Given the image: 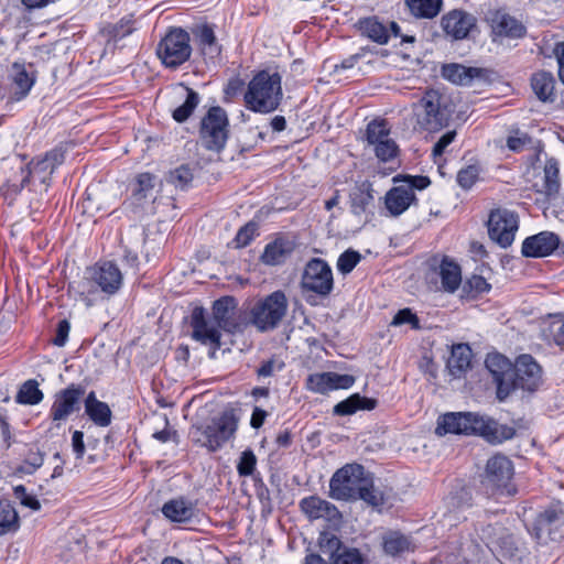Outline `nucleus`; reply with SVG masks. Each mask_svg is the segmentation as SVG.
<instances>
[{
    "instance_id": "obj_1",
    "label": "nucleus",
    "mask_w": 564,
    "mask_h": 564,
    "mask_svg": "<svg viewBox=\"0 0 564 564\" xmlns=\"http://www.w3.org/2000/svg\"><path fill=\"white\" fill-rule=\"evenodd\" d=\"M329 496L336 500H362L372 507L384 503L383 494L375 488L373 477L360 464H347L329 480Z\"/></svg>"
},
{
    "instance_id": "obj_2",
    "label": "nucleus",
    "mask_w": 564,
    "mask_h": 564,
    "mask_svg": "<svg viewBox=\"0 0 564 564\" xmlns=\"http://www.w3.org/2000/svg\"><path fill=\"white\" fill-rule=\"evenodd\" d=\"M435 432L440 436L448 433L480 435L492 444L511 440L516 434L514 427L473 412H451L440 416Z\"/></svg>"
},
{
    "instance_id": "obj_3",
    "label": "nucleus",
    "mask_w": 564,
    "mask_h": 564,
    "mask_svg": "<svg viewBox=\"0 0 564 564\" xmlns=\"http://www.w3.org/2000/svg\"><path fill=\"white\" fill-rule=\"evenodd\" d=\"M282 78L278 72H258L249 82L243 95L246 108L257 113L275 111L282 100Z\"/></svg>"
},
{
    "instance_id": "obj_4",
    "label": "nucleus",
    "mask_w": 564,
    "mask_h": 564,
    "mask_svg": "<svg viewBox=\"0 0 564 564\" xmlns=\"http://www.w3.org/2000/svg\"><path fill=\"white\" fill-rule=\"evenodd\" d=\"M413 112L420 129L436 132L445 128L452 117L448 98L436 89L426 90L413 104Z\"/></svg>"
},
{
    "instance_id": "obj_5",
    "label": "nucleus",
    "mask_w": 564,
    "mask_h": 564,
    "mask_svg": "<svg viewBox=\"0 0 564 564\" xmlns=\"http://www.w3.org/2000/svg\"><path fill=\"white\" fill-rule=\"evenodd\" d=\"M239 417L234 409L223 411L208 423L194 425L192 434L194 441L206 447L209 452H216L231 440L238 429Z\"/></svg>"
},
{
    "instance_id": "obj_6",
    "label": "nucleus",
    "mask_w": 564,
    "mask_h": 564,
    "mask_svg": "<svg viewBox=\"0 0 564 564\" xmlns=\"http://www.w3.org/2000/svg\"><path fill=\"white\" fill-rule=\"evenodd\" d=\"M199 141L202 147L212 152H221L229 139V118L220 106L210 107L199 122Z\"/></svg>"
},
{
    "instance_id": "obj_7",
    "label": "nucleus",
    "mask_w": 564,
    "mask_h": 564,
    "mask_svg": "<svg viewBox=\"0 0 564 564\" xmlns=\"http://www.w3.org/2000/svg\"><path fill=\"white\" fill-rule=\"evenodd\" d=\"M139 258L135 252L124 250L120 262L100 260L86 271V279L90 282H122V280H137L139 278Z\"/></svg>"
},
{
    "instance_id": "obj_8",
    "label": "nucleus",
    "mask_w": 564,
    "mask_h": 564,
    "mask_svg": "<svg viewBox=\"0 0 564 564\" xmlns=\"http://www.w3.org/2000/svg\"><path fill=\"white\" fill-rule=\"evenodd\" d=\"M288 310V301L283 292L275 291L258 301L250 311V321L260 332L274 329Z\"/></svg>"
},
{
    "instance_id": "obj_9",
    "label": "nucleus",
    "mask_w": 564,
    "mask_h": 564,
    "mask_svg": "<svg viewBox=\"0 0 564 564\" xmlns=\"http://www.w3.org/2000/svg\"><path fill=\"white\" fill-rule=\"evenodd\" d=\"M189 34L181 29H171L160 41L156 55L167 68H177L189 59L192 54Z\"/></svg>"
},
{
    "instance_id": "obj_10",
    "label": "nucleus",
    "mask_w": 564,
    "mask_h": 564,
    "mask_svg": "<svg viewBox=\"0 0 564 564\" xmlns=\"http://www.w3.org/2000/svg\"><path fill=\"white\" fill-rule=\"evenodd\" d=\"M514 469L512 462L505 455H495L488 459L484 484L492 495L511 497L517 492L512 484Z\"/></svg>"
},
{
    "instance_id": "obj_11",
    "label": "nucleus",
    "mask_w": 564,
    "mask_h": 564,
    "mask_svg": "<svg viewBox=\"0 0 564 564\" xmlns=\"http://www.w3.org/2000/svg\"><path fill=\"white\" fill-rule=\"evenodd\" d=\"M189 326L192 339L209 348V358H216V352L221 348V328L208 318L207 312L202 306H195L191 313Z\"/></svg>"
},
{
    "instance_id": "obj_12",
    "label": "nucleus",
    "mask_w": 564,
    "mask_h": 564,
    "mask_svg": "<svg viewBox=\"0 0 564 564\" xmlns=\"http://www.w3.org/2000/svg\"><path fill=\"white\" fill-rule=\"evenodd\" d=\"M519 229V216L507 208H496L489 213L487 230L489 238L501 248H508L514 241Z\"/></svg>"
},
{
    "instance_id": "obj_13",
    "label": "nucleus",
    "mask_w": 564,
    "mask_h": 564,
    "mask_svg": "<svg viewBox=\"0 0 564 564\" xmlns=\"http://www.w3.org/2000/svg\"><path fill=\"white\" fill-rule=\"evenodd\" d=\"M85 391L84 386L76 383H70L65 389L59 390L54 395L48 417L57 423V426L61 422L67 421L73 413L80 410Z\"/></svg>"
},
{
    "instance_id": "obj_14",
    "label": "nucleus",
    "mask_w": 564,
    "mask_h": 564,
    "mask_svg": "<svg viewBox=\"0 0 564 564\" xmlns=\"http://www.w3.org/2000/svg\"><path fill=\"white\" fill-rule=\"evenodd\" d=\"M512 392L517 389L533 392L542 383V368L531 355H520L511 370Z\"/></svg>"
},
{
    "instance_id": "obj_15",
    "label": "nucleus",
    "mask_w": 564,
    "mask_h": 564,
    "mask_svg": "<svg viewBox=\"0 0 564 564\" xmlns=\"http://www.w3.org/2000/svg\"><path fill=\"white\" fill-rule=\"evenodd\" d=\"M238 302L234 296H223L213 303L212 313L214 322L229 334L242 333L245 323L236 316Z\"/></svg>"
},
{
    "instance_id": "obj_16",
    "label": "nucleus",
    "mask_w": 564,
    "mask_h": 564,
    "mask_svg": "<svg viewBox=\"0 0 564 564\" xmlns=\"http://www.w3.org/2000/svg\"><path fill=\"white\" fill-rule=\"evenodd\" d=\"M486 368L492 375L497 386V398L507 399L512 392L511 370L513 364L501 354H489L485 360Z\"/></svg>"
},
{
    "instance_id": "obj_17",
    "label": "nucleus",
    "mask_w": 564,
    "mask_h": 564,
    "mask_svg": "<svg viewBox=\"0 0 564 564\" xmlns=\"http://www.w3.org/2000/svg\"><path fill=\"white\" fill-rule=\"evenodd\" d=\"M564 525V503L556 500L547 506L535 517L530 532L535 539L551 535L555 530Z\"/></svg>"
},
{
    "instance_id": "obj_18",
    "label": "nucleus",
    "mask_w": 564,
    "mask_h": 564,
    "mask_svg": "<svg viewBox=\"0 0 564 564\" xmlns=\"http://www.w3.org/2000/svg\"><path fill=\"white\" fill-rule=\"evenodd\" d=\"M54 170L51 169L50 163L45 161L44 155L37 156L31 160V162L20 167V180H8V182L2 186L1 191L4 196L14 197L21 193L24 186L30 181L31 174H53Z\"/></svg>"
},
{
    "instance_id": "obj_19",
    "label": "nucleus",
    "mask_w": 564,
    "mask_h": 564,
    "mask_svg": "<svg viewBox=\"0 0 564 564\" xmlns=\"http://www.w3.org/2000/svg\"><path fill=\"white\" fill-rule=\"evenodd\" d=\"M476 23L477 19L471 13L458 9L447 12L441 20L444 32L454 40L466 39Z\"/></svg>"
},
{
    "instance_id": "obj_20",
    "label": "nucleus",
    "mask_w": 564,
    "mask_h": 564,
    "mask_svg": "<svg viewBox=\"0 0 564 564\" xmlns=\"http://www.w3.org/2000/svg\"><path fill=\"white\" fill-rule=\"evenodd\" d=\"M560 245V238L552 231H541L527 237L521 247V253L527 258H543L552 254Z\"/></svg>"
},
{
    "instance_id": "obj_21",
    "label": "nucleus",
    "mask_w": 564,
    "mask_h": 564,
    "mask_svg": "<svg viewBox=\"0 0 564 564\" xmlns=\"http://www.w3.org/2000/svg\"><path fill=\"white\" fill-rule=\"evenodd\" d=\"M319 547L324 554H329L330 564H362L359 551L344 547L335 535L323 534L319 539Z\"/></svg>"
},
{
    "instance_id": "obj_22",
    "label": "nucleus",
    "mask_w": 564,
    "mask_h": 564,
    "mask_svg": "<svg viewBox=\"0 0 564 564\" xmlns=\"http://www.w3.org/2000/svg\"><path fill=\"white\" fill-rule=\"evenodd\" d=\"M442 76L455 85L470 86L475 82H487L489 72L481 67H468L453 63L442 67Z\"/></svg>"
},
{
    "instance_id": "obj_23",
    "label": "nucleus",
    "mask_w": 564,
    "mask_h": 564,
    "mask_svg": "<svg viewBox=\"0 0 564 564\" xmlns=\"http://www.w3.org/2000/svg\"><path fill=\"white\" fill-rule=\"evenodd\" d=\"M415 193L402 185L390 188L384 195V206L392 217L402 215L412 204H416Z\"/></svg>"
},
{
    "instance_id": "obj_24",
    "label": "nucleus",
    "mask_w": 564,
    "mask_h": 564,
    "mask_svg": "<svg viewBox=\"0 0 564 564\" xmlns=\"http://www.w3.org/2000/svg\"><path fill=\"white\" fill-rule=\"evenodd\" d=\"M300 508L302 512L311 520H334L340 516L338 509L333 503L317 496L303 498L300 501Z\"/></svg>"
},
{
    "instance_id": "obj_25",
    "label": "nucleus",
    "mask_w": 564,
    "mask_h": 564,
    "mask_svg": "<svg viewBox=\"0 0 564 564\" xmlns=\"http://www.w3.org/2000/svg\"><path fill=\"white\" fill-rule=\"evenodd\" d=\"M161 511L171 522L187 523L195 516V505L185 497H177L164 502Z\"/></svg>"
},
{
    "instance_id": "obj_26",
    "label": "nucleus",
    "mask_w": 564,
    "mask_h": 564,
    "mask_svg": "<svg viewBox=\"0 0 564 564\" xmlns=\"http://www.w3.org/2000/svg\"><path fill=\"white\" fill-rule=\"evenodd\" d=\"M491 30L496 36L520 39L525 34V26L508 13L497 11L492 14Z\"/></svg>"
},
{
    "instance_id": "obj_27",
    "label": "nucleus",
    "mask_w": 564,
    "mask_h": 564,
    "mask_svg": "<svg viewBox=\"0 0 564 564\" xmlns=\"http://www.w3.org/2000/svg\"><path fill=\"white\" fill-rule=\"evenodd\" d=\"M295 249V242L286 237H276L269 242L261 254V261L268 265H278L292 254Z\"/></svg>"
},
{
    "instance_id": "obj_28",
    "label": "nucleus",
    "mask_w": 564,
    "mask_h": 564,
    "mask_svg": "<svg viewBox=\"0 0 564 564\" xmlns=\"http://www.w3.org/2000/svg\"><path fill=\"white\" fill-rule=\"evenodd\" d=\"M85 413L89 420L99 427H107L111 424L112 412L110 406L97 399L95 391H90L84 399Z\"/></svg>"
},
{
    "instance_id": "obj_29",
    "label": "nucleus",
    "mask_w": 564,
    "mask_h": 564,
    "mask_svg": "<svg viewBox=\"0 0 564 564\" xmlns=\"http://www.w3.org/2000/svg\"><path fill=\"white\" fill-rule=\"evenodd\" d=\"M381 545L384 554L392 557L412 552L415 547L410 535L392 530L382 535Z\"/></svg>"
},
{
    "instance_id": "obj_30",
    "label": "nucleus",
    "mask_w": 564,
    "mask_h": 564,
    "mask_svg": "<svg viewBox=\"0 0 564 564\" xmlns=\"http://www.w3.org/2000/svg\"><path fill=\"white\" fill-rule=\"evenodd\" d=\"M12 83L17 90L13 93V100L19 101L25 98L36 82L35 72H29L23 63L12 64Z\"/></svg>"
},
{
    "instance_id": "obj_31",
    "label": "nucleus",
    "mask_w": 564,
    "mask_h": 564,
    "mask_svg": "<svg viewBox=\"0 0 564 564\" xmlns=\"http://www.w3.org/2000/svg\"><path fill=\"white\" fill-rule=\"evenodd\" d=\"M555 84L556 82L553 74L546 70H539L531 77L532 90L542 102L555 101Z\"/></svg>"
},
{
    "instance_id": "obj_32",
    "label": "nucleus",
    "mask_w": 564,
    "mask_h": 564,
    "mask_svg": "<svg viewBox=\"0 0 564 564\" xmlns=\"http://www.w3.org/2000/svg\"><path fill=\"white\" fill-rule=\"evenodd\" d=\"M378 401L373 398L362 397L359 393H354L347 399L338 402L333 408V414L339 416L352 415L357 411H371L377 408Z\"/></svg>"
},
{
    "instance_id": "obj_33",
    "label": "nucleus",
    "mask_w": 564,
    "mask_h": 564,
    "mask_svg": "<svg viewBox=\"0 0 564 564\" xmlns=\"http://www.w3.org/2000/svg\"><path fill=\"white\" fill-rule=\"evenodd\" d=\"M471 349L467 344H457L452 348L447 369L454 378H460L470 367Z\"/></svg>"
},
{
    "instance_id": "obj_34",
    "label": "nucleus",
    "mask_w": 564,
    "mask_h": 564,
    "mask_svg": "<svg viewBox=\"0 0 564 564\" xmlns=\"http://www.w3.org/2000/svg\"><path fill=\"white\" fill-rule=\"evenodd\" d=\"M360 33L378 44H387L390 40V31L377 17L360 19L357 23Z\"/></svg>"
},
{
    "instance_id": "obj_35",
    "label": "nucleus",
    "mask_w": 564,
    "mask_h": 564,
    "mask_svg": "<svg viewBox=\"0 0 564 564\" xmlns=\"http://www.w3.org/2000/svg\"><path fill=\"white\" fill-rule=\"evenodd\" d=\"M180 88L183 90L182 97H184V101L172 111V118L177 123H183L191 118L195 109L198 107L200 96L197 91L184 84H180Z\"/></svg>"
},
{
    "instance_id": "obj_36",
    "label": "nucleus",
    "mask_w": 564,
    "mask_h": 564,
    "mask_svg": "<svg viewBox=\"0 0 564 564\" xmlns=\"http://www.w3.org/2000/svg\"><path fill=\"white\" fill-rule=\"evenodd\" d=\"M193 33L196 36L204 55L212 58L220 55L221 46L217 42L213 25L207 23L198 25L193 30Z\"/></svg>"
},
{
    "instance_id": "obj_37",
    "label": "nucleus",
    "mask_w": 564,
    "mask_h": 564,
    "mask_svg": "<svg viewBox=\"0 0 564 564\" xmlns=\"http://www.w3.org/2000/svg\"><path fill=\"white\" fill-rule=\"evenodd\" d=\"M371 184L361 183L350 193V210L356 216L366 214L373 202Z\"/></svg>"
},
{
    "instance_id": "obj_38",
    "label": "nucleus",
    "mask_w": 564,
    "mask_h": 564,
    "mask_svg": "<svg viewBox=\"0 0 564 564\" xmlns=\"http://www.w3.org/2000/svg\"><path fill=\"white\" fill-rule=\"evenodd\" d=\"M543 173L544 177L541 192L550 198L555 197L561 188L558 161L555 158L547 159Z\"/></svg>"
},
{
    "instance_id": "obj_39",
    "label": "nucleus",
    "mask_w": 564,
    "mask_h": 564,
    "mask_svg": "<svg viewBox=\"0 0 564 564\" xmlns=\"http://www.w3.org/2000/svg\"><path fill=\"white\" fill-rule=\"evenodd\" d=\"M304 280L311 282H334L330 267L321 258H313L306 263Z\"/></svg>"
},
{
    "instance_id": "obj_40",
    "label": "nucleus",
    "mask_w": 564,
    "mask_h": 564,
    "mask_svg": "<svg viewBox=\"0 0 564 564\" xmlns=\"http://www.w3.org/2000/svg\"><path fill=\"white\" fill-rule=\"evenodd\" d=\"M411 14L417 19L435 18L443 4V0H404Z\"/></svg>"
},
{
    "instance_id": "obj_41",
    "label": "nucleus",
    "mask_w": 564,
    "mask_h": 564,
    "mask_svg": "<svg viewBox=\"0 0 564 564\" xmlns=\"http://www.w3.org/2000/svg\"><path fill=\"white\" fill-rule=\"evenodd\" d=\"M20 528L19 514L8 500L0 501V535L15 533Z\"/></svg>"
},
{
    "instance_id": "obj_42",
    "label": "nucleus",
    "mask_w": 564,
    "mask_h": 564,
    "mask_svg": "<svg viewBox=\"0 0 564 564\" xmlns=\"http://www.w3.org/2000/svg\"><path fill=\"white\" fill-rule=\"evenodd\" d=\"M154 175L149 172L137 176L131 197L137 207H142L143 203L151 196L154 188Z\"/></svg>"
},
{
    "instance_id": "obj_43",
    "label": "nucleus",
    "mask_w": 564,
    "mask_h": 564,
    "mask_svg": "<svg viewBox=\"0 0 564 564\" xmlns=\"http://www.w3.org/2000/svg\"><path fill=\"white\" fill-rule=\"evenodd\" d=\"M99 290L97 284H68V293L73 294L76 300L83 301L87 306L102 301Z\"/></svg>"
},
{
    "instance_id": "obj_44",
    "label": "nucleus",
    "mask_w": 564,
    "mask_h": 564,
    "mask_svg": "<svg viewBox=\"0 0 564 564\" xmlns=\"http://www.w3.org/2000/svg\"><path fill=\"white\" fill-rule=\"evenodd\" d=\"M43 398L44 394L39 389V383L35 380L30 379L21 386L15 397V401L20 404L35 405L39 404Z\"/></svg>"
},
{
    "instance_id": "obj_45",
    "label": "nucleus",
    "mask_w": 564,
    "mask_h": 564,
    "mask_svg": "<svg viewBox=\"0 0 564 564\" xmlns=\"http://www.w3.org/2000/svg\"><path fill=\"white\" fill-rule=\"evenodd\" d=\"M462 286V297L476 299L481 293H487L491 289V284H441L437 291L454 294Z\"/></svg>"
},
{
    "instance_id": "obj_46",
    "label": "nucleus",
    "mask_w": 564,
    "mask_h": 564,
    "mask_svg": "<svg viewBox=\"0 0 564 564\" xmlns=\"http://www.w3.org/2000/svg\"><path fill=\"white\" fill-rule=\"evenodd\" d=\"M478 538L487 545H499L506 529L498 522L481 524L476 528Z\"/></svg>"
},
{
    "instance_id": "obj_47",
    "label": "nucleus",
    "mask_w": 564,
    "mask_h": 564,
    "mask_svg": "<svg viewBox=\"0 0 564 564\" xmlns=\"http://www.w3.org/2000/svg\"><path fill=\"white\" fill-rule=\"evenodd\" d=\"M438 274L442 282H462V268L452 258L444 256L440 265Z\"/></svg>"
},
{
    "instance_id": "obj_48",
    "label": "nucleus",
    "mask_w": 564,
    "mask_h": 564,
    "mask_svg": "<svg viewBox=\"0 0 564 564\" xmlns=\"http://www.w3.org/2000/svg\"><path fill=\"white\" fill-rule=\"evenodd\" d=\"M193 171L192 169L183 164L174 170H172L167 175V182L174 185L176 188L182 191L187 189L193 181Z\"/></svg>"
},
{
    "instance_id": "obj_49",
    "label": "nucleus",
    "mask_w": 564,
    "mask_h": 564,
    "mask_svg": "<svg viewBox=\"0 0 564 564\" xmlns=\"http://www.w3.org/2000/svg\"><path fill=\"white\" fill-rule=\"evenodd\" d=\"M389 134L390 129L384 120H373L367 126L366 137L368 143L371 145L384 141V139L389 138Z\"/></svg>"
},
{
    "instance_id": "obj_50",
    "label": "nucleus",
    "mask_w": 564,
    "mask_h": 564,
    "mask_svg": "<svg viewBox=\"0 0 564 564\" xmlns=\"http://www.w3.org/2000/svg\"><path fill=\"white\" fill-rule=\"evenodd\" d=\"M306 388L307 390L319 394H326L332 391L330 377H328V372L310 375L306 379Z\"/></svg>"
},
{
    "instance_id": "obj_51",
    "label": "nucleus",
    "mask_w": 564,
    "mask_h": 564,
    "mask_svg": "<svg viewBox=\"0 0 564 564\" xmlns=\"http://www.w3.org/2000/svg\"><path fill=\"white\" fill-rule=\"evenodd\" d=\"M361 258L362 257L358 251L348 249L338 257L336 263L337 270L341 274L346 275L355 269V267L360 262Z\"/></svg>"
},
{
    "instance_id": "obj_52",
    "label": "nucleus",
    "mask_w": 564,
    "mask_h": 564,
    "mask_svg": "<svg viewBox=\"0 0 564 564\" xmlns=\"http://www.w3.org/2000/svg\"><path fill=\"white\" fill-rule=\"evenodd\" d=\"M402 182L405 189L414 192V189H425L431 185V180L424 175H397L393 177V183Z\"/></svg>"
},
{
    "instance_id": "obj_53",
    "label": "nucleus",
    "mask_w": 564,
    "mask_h": 564,
    "mask_svg": "<svg viewBox=\"0 0 564 564\" xmlns=\"http://www.w3.org/2000/svg\"><path fill=\"white\" fill-rule=\"evenodd\" d=\"M257 467V456L254 455L253 451L248 448L245 449L238 459L237 463V473L240 477H248L251 476Z\"/></svg>"
},
{
    "instance_id": "obj_54",
    "label": "nucleus",
    "mask_w": 564,
    "mask_h": 564,
    "mask_svg": "<svg viewBox=\"0 0 564 564\" xmlns=\"http://www.w3.org/2000/svg\"><path fill=\"white\" fill-rule=\"evenodd\" d=\"M373 151L381 162H389L398 155L399 147L394 140L388 138L373 145Z\"/></svg>"
},
{
    "instance_id": "obj_55",
    "label": "nucleus",
    "mask_w": 564,
    "mask_h": 564,
    "mask_svg": "<svg viewBox=\"0 0 564 564\" xmlns=\"http://www.w3.org/2000/svg\"><path fill=\"white\" fill-rule=\"evenodd\" d=\"M479 167L476 165H468L458 171L456 181L464 189H470L479 178Z\"/></svg>"
},
{
    "instance_id": "obj_56",
    "label": "nucleus",
    "mask_w": 564,
    "mask_h": 564,
    "mask_svg": "<svg viewBox=\"0 0 564 564\" xmlns=\"http://www.w3.org/2000/svg\"><path fill=\"white\" fill-rule=\"evenodd\" d=\"M532 144V138L523 131L514 130L507 138V147L513 152H521Z\"/></svg>"
},
{
    "instance_id": "obj_57",
    "label": "nucleus",
    "mask_w": 564,
    "mask_h": 564,
    "mask_svg": "<svg viewBox=\"0 0 564 564\" xmlns=\"http://www.w3.org/2000/svg\"><path fill=\"white\" fill-rule=\"evenodd\" d=\"M257 231V225L253 223H248L247 225L242 226L235 239L232 240V245L235 248H243L248 246L254 238Z\"/></svg>"
},
{
    "instance_id": "obj_58",
    "label": "nucleus",
    "mask_w": 564,
    "mask_h": 564,
    "mask_svg": "<svg viewBox=\"0 0 564 564\" xmlns=\"http://www.w3.org/2000/svg\"><path fill=\"white\" fill-rule=\"evenodd\" d=\"M13 494L22 506L30 508L33 511H39L41 509L39 499L35 496L28 494L26 488L23 485L15 486L13 488Z\"/></svg>"
},
{
    "instance_id": "obj_59",
    "label": "nucleus",
    "mask_w": 564,
    "mask_h": 564,
    "mask_svg": "<svg viewBox=\"0 0 564 564\" xmlns=\"http://www.w3.org/2000/svg\"><path fill=\"white\" fill-rule=\"evenodd\" d=\"M133 21L131 19L122 18L118 23L110 26L108 33L113 40H120L133 32Z\"/></svg>"
},
{
    "instance_id": "obj_60",
    "label": "nucleus",
    "mask_w": 564,
    "mask_h": 564,
    "mask_svg": "<svg viewBox=\"0 0 564 564\" xmlns=\"http://www.w3.org/2000/svg\"><path fill=\"white\" fill-rule=\"evenodd\" d=\"M403 324H410L412 328L419 329L420 328V321L417 316L412 313L410 308H402L393 317L391 325L393 326H400Z\"/></svg>"
},
{
    "instance_id": "obj_61",
    "label": "nucleus",
    "mask_w": 564,
    "mask_h": 564,
    "mask_svg": "<svg viewBox=\"0 0 564 564\" xmlns=\"http://www.w3.org/2000/svg\"><path fill=\"white\" fill-rule=\"evenodd\" d=\"M328 377H330L332 391L338 389H349L356 381L355 377L351 375H340L329 371Z\"/></svg>"
},
{
    "instance_id": "obj_62",
    "label": "nucleus",
    "mask_w": 564,
    "mask_h": 564,
    "mask_svg": "<svg viewBox=\"0 0 564 564\" xmlns=\"http://www.w3.org/2000/svg\"><path fill=\"white\" fill-rule=\"evenodd\" d=\"M70 330V324L67 319H62L57 323L56 327V334L53 338L52 343L53 345L57 347H63L66 345L68 339V334Z\"/></svg>"
},
{
    "instance_id": "obj_63",
    "label": "nucleus",
    "mask_w": 564,
    "mask_h": 564,
    "mask_svg": "<svg viewBox=\"0 0 564 564\" xmlns=\"http://www.w3.org/2000/svg\"><path fill=\"white\" fill-rule=\"evenodd\" d=\"M455 137H456L455 130H451V131H447L446 133H444L438 139V141L434 144L432 154L434 156H441L445 152L446 148L454 141Z\"/></svg>"
},
{
    "instance_id": "obj_64",
    "label": "nucleus",
    "mask_w": 564,
    "mask_h": 564,
    "mask_svg": "<svg viewBox=\"0 0 564 564\" xmlns=\"http://www.w3.org/2000/svg\"><path fill=\"white\" fill-rule=\"evenodd\" d=\"M153 438L161 443H166L170 441H173L175 443H178V434L175 430H172L170 427L167 419H165V426L161 431H156L153 433Z\"/></svg>"
}]
</instances>
